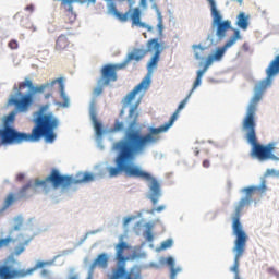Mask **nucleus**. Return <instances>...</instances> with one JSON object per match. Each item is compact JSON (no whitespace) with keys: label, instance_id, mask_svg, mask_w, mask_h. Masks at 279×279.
<instances>
[{"label":"nucleus","instance_id":"18","mask_svg":"<svg viewBox=\"0 0 279 279\" xmlns=\"http://www.w3.org/2000/svg\"><path fill=\"white\" fill-rule=\"evenodd\" d=\"M125 250H130V245L128 244V242L124 241H120L117 245H116V258L117 260H119V263H125V260H128V258L125 257Z\"/></svg>","mask_w":279,"mask_h":279},{"label":"nucleus","instance_id":"46","mask_svg":"<svg viewBox=\"0 0 279 279\" xmlns=\"http://www.w3.org/2000/svg\"><path fill=\"white\" fill-rule=\"evenodd\" d=\"M239 1V3H243V0H238Z\"/></svg>","mask_w":279,"mask_h":279},{"label":"nucleus","instance_id":"4","mask_svg":"<svg viewBox=\"0 0 279 279\" xmlns=\"http://www.w3.org/2000/svg\"><path fill=\"white\" fill-rule=\"evenodd\" d=\"M49 110V105L39 108L37 117L34 120L35 126L32 133L19 132L14 126H3L0 129V145H21V143H29V141H40L45 138L46 143L56 141V130L60 125V120Z\"/></svg>","mask_w":279,"mask_h":279},{"label":"nucleus","instance_id":"42","mask_svg":"<svg viewBox=\"0 0 279 279\" xmlns=\"http://www.w3.org/2000/svg\"><path fill=\"white\" fill-rule=\"evenodd\" d=\"M142 8H147V0H141Z\"/></svg>","mask_w":279,"mask_h":279},{"label":"nucleus","instance_id":"35","mask_svg":"<svg viewBox=\"0 0 279 279\" xmlns=\"http://www.w3.org/2000/svg\"><path fill=\"white\" fill-rule=\"evenodd\" d=\"M157 28H158L159 35H162V32L165 29V25L162 24V16H159L158 19Z\"/></svg>","mask_w":279,"mask_h":279},{"label":"nucleus","instance_id":"25","mask_svg":"<svg viewBox=\"0 0 279 279\" xmlns=\"http://www.w3.org/2000/svg\"><path fill=\"white\" fill-rule=\"evenodd\" d=\"M94 130L97 136H104V125L98 122L97 118L93 116Z\"/></svg>","mask_w":279,"mask_h":279},{"label":"nucleus","instance_id":"43","mask_svg":"<svg viewBox=\"0 0 279 279\" xmlns=\"http://www.w3.org/2000/svg\"><path fill=\"white\" fill-rule=\"evenodd\" d=\"M37 267H45V262H40L37 264Z\"/></svg>","mask_w":279,"mask_h":279},{"label":"nucleus","instance_id":"29","mask_svg":"<svg viewBox=\"0 0 279 279\" xmlns=\"http://www.w3.org/2000/svg\"><path fill=\"white\" fill-rule=\"evenodd\" d=\"M123 276H125V268L119 267L113 271L112 279L123 278Z\"/></svg>","mask_w":279,"mask_h":279},{"label":"nucleus","instance_id":"17","mask_svg":"<svg viewBox=\"0 0 279 279\" xmlns=\"http://www.w3.org/2000/svg\"><path fill=\"white\" fill-rule=\"evenodd\" d=\"M215 60L216 59L213 54H209L207 57V60L204 64L203 70L197 71L196 80L193 84V90H195V88H197V86H199L202 84V77H204V73H206L208 71V68L213 64V62H215Z\"/></svg>","mask_w":279,"mask_h":279},{"label":"nucleus","instance_id":"39","mask_svg":"<svg viewBox=\"0 0 279 279\" xmlns=\"http://www.w3.org/2000/svg\"><path fill=\"white\" fill-rule=\"evenodd\" d=\"M23 180H25V174L19 173V174L16 175V181H17V182H23Z\"/></svg>","mask_w":279,"mask_h":279},{"label":"nucleus","instance_id":"37","mask_svg":"<svg viewBox=\"0 0 279 279\" xmlns=\"http://www.w3.org/2000/svg\"><path fill=\"white\" fill-rule=\"evenodd\" d=\"M34 10H35L34 4H28L25 7V11L29 12L31 14L34 12Z\"/></svg>","mask_w":279,"mask_h":279},{"label":"nucleus","instance_id":"44","mask_svg":"<svg viewBox=\"0 0 279 279\" xmlns=\"http://www.w3.org/2000/svg\"><path fill=\"white\" fill-rule=\"evenodd\" d=\"M90 3H97V0H89Z\"/></svg>","mask_w":279,"mask_h":279},{"label":"nucleus","instance_id":"24","mask_svg":"<svg viewBox=\"0 0 279 279\" xmlns=\"http://www.w3.org/2000/svg\"><path fill=\"white\" fill-rule=\"evenodd\" d=\"M22 243H20L14 252H15V256H21V254H23L25 252V247H27V245H29V243H32V238L31 239H24L22 238Z\"/></svg>","mask_w":279,"mask_h":279},{"label":"nucleus","instance_id":"27","mask_svg":"<svg viewBox=\"0 0 279 279\" xmlns=\"http://www.w3.org/2000/svg\"><path fill=\"white\" fill-rule=\"evenodd\" d=\"M125 279H141V270L132 268Z\"/></svg>","mask_w":279,"mask_h":279},{"label":"nucleus","instance_id":"19","mask_svg":"<svg viewBox=\"0 0 279 279\" xmlns=\"http://www.w3.org/2000/svg\"><path fill=\"white\" fill-rule=\"evenodd\" d=\"M69 45H71V41H69V38H66V35H60L58 38H57V41H56V51H64Z\"/></svg>","mask_w":279,"mask_h":279},{"label":"nucleus","instance_id":"38","mask_svg":"<svg viewBox=\"0 0 279 279\" xmlns=\"http://www.w3.org/2000/svg\"><path fill=\"white\" fill-rule=\"evenodd\" d=\"M146 239L147 241H154V234L151 233V231H146Z\"/></svg>","mask_w":279,"mask_h":279},{"label":"nucleus","instance_id":"7","mask_svg":"<svg viewBox=\"0 0 279 279\" xmlns=\"http://www.w3.org/2000/svg\"><path fill=\"white\" fill-rule=\"evenodd\" d=\"M195 89H193L192 87L189 95L180 102L179 107L173 112V114L171 116L170 120L167 123L158 128L149 126L147 129V133L144 135L148 137V140L153 145H156V143L160 141V134L167 132L169 128H171L173 123L178 121V117H180V111L184 110V108L186 107V104H189V99H191V96L193 95Z\"/></svg>","mask_w":279,"mask_h":279},{"label":"nucleus","instance_id":"11","mask_svg":"<svg viewBox=\"0 0 279 279\" xmlns=\"http://www.w3.org/2000/svg\"><path fill=\"white\" fill-rule=\"evenodd\" d=\"M10 243H14V239L7 236L0 239V250L3 247H10ZM34 269L28 270H16L12 269L11 266L2 265L0 266V278L1 279H15V278H25V276H29L33 274Z\"/></svg>","mask_w":279,"mask_h":279},{"label":"nucleus","instance_id":"32","mask_svg":"<svg viewBox=\"0 0 279 279\" xmlns=\"http://www.w3.org/2000/svg\"><path fill=\"white\" fill-rule=\"evenodd\" d=\"M166 206L165 205H160L156 208H153L150 210H148V215H155V213H162V210H165Z\"/></svg>","mask_w":279,"mask_h":279},{"label":"nucleus","instance_id":"12","mask_svg":"<svg viewBox=\"0 0 279 279\" xmlns=\"http://www.w3.org/2000/svg\"><path fill=\"white\" fill-rule=\"evenodd\" d=\"M126 63L120 64H106L100 70V78L98 80V86H109L111 82H117V71H121V69H125Z\"/></svg>","mask_w":279,"mask_h":279},{"label":"nucleus","instance_id":"20","mask_svg":"<svg viewBox=\"0 0 279 279\" xmlns=\"http://www.w3.org/2000/svg\"><path fill=\"white\" fill-rule=\"evenodd\" d=\"M155 54L151 57L147 64V69L149 73H151L153 69L158 66V62H160V48H154Z\"/></svg>","mask_w":279,"mask_h":279},{"label":"nucleus","instance_id":"15","mask_svg":"<svg viewBox=\"0 0 279 279\" xmlns=\"http://www.w3.org/2000/svg\"><path fill=\"white\" fill-rule=\"evenodd\" d=\"M151 84V76L147 74L142 82L136 85L133 90H131L123 99V108H128L132 101H134L136 95L141 93V90H147Z\"/></svg>","mask_w":279,"mask_h":279},{"label":"nucleus","instance_id":"22","mask_svg":"<svg viewBox=\"0 0 279 279\" xmlns=\"http://www.w3.org/2000/svg\"><path fill=\"white\" fill-rule=\"evenodd\" d=\"M166 263L170 268V278L175 279V276L180 274V268H175V259H173V257H168Z\"/></svg>","mask_w":279,"mask_h":279},{"label":"nucleus","instance_id":"3","mask_svg":"<svg viewBox=\"0 0 279 279\" xmlns=\"http://www.w3.org/2000/svg\"><path fill=\"white\" fill-rule=\"evenodd\" d=\"M56 84H59L60 97L63 100L61 104L62 108H69L70 99L66 92H64V78H56L50 83L38 85L36 87H34V82H32V80L25 78L23 82L13 86L15 95H11L9 97L7 108L14 106V110L4 117L3 128H12V125H14V121H16V114L29 112V108H32V106H34V101H36V98L34 97L36 93L47 92L45 99L53 97V87Z\"/></svg>","mask_w":279,"mask_h":279},{"label":"nucleus","instance_id":"41","mask_svg":"<svg viewBox=\"0 0 279 279\" xmlns=\"http://www.w3.org/2000/svg\"><path fill=\"white\" fill-rule=\"evenodd\" d=\"M130 221H132V217L124 218L123 226H128V223H130Z\"/></svg>","mask_w":279,"mask_h":279},{"label":"nucleus","instance_id":"36","mask_svg":"<svg viewBox=\"0 0 279 279\" xmlns=\"http://www.w3.org/2000/svg\"><path fill=\"white\" fill-rule=\"evenodd\" d=\"M8 47H10L11 49H19V41L15 39H12L8 43Z\"/></svg>","mask_w":279,"mask_h":279},{"label":"nucleus","instance_id":"14","mask_svg":"<svg viewBox=\"0 0 279 279\" xmlns=\"http://www.w3.org/2000/svg\"><path fill=\"white\" fill-rule=\"evenodd\" d=\"M148 177H140V180H146V182H149V191H150V202L153 206H156L158 204V199L161 195V185L160 181L151 175V173L147 172Z\"/></svg>","mask_w":279,"mask_h":279},{"label":"nucleus","instance_id":"2","mask_svg":"<svg viewBox=\"0 0 279 279\" xmlns=\"http://www.w3.org/2000/svg\"><path fill=\"white\" fill-rule=\"evenodd\" d=\"M267 77L260 81L255 86V95L253 96L246 116L242 122V130L246 132V141L252 145L251 158H257V160H278V157L274 155V144L263 145L258 144V138L256 137V108L260 99H263V93L271 86V77L279 73V54L270 62L266 70Z\"/></svg>","mask_w":279,"mask_h":279},{"label":"nucleus","instance_id":"28","mask_svg":"<svg viewBox=\"0 0 279 279\" xmlns=\"http://www.w3.org/2000/svg\"><path fill=\"white\" fill-rule=\"evenodd\" d=\"M17 199V196L15 197L13 193H10L4 201V208H10V205Z\"/></svg>","mask_w":279,"mask_h":279},{"label":"nucleus","instance_id":"48","mask_svg":"<svg viewBox=\"0 0 279 279\" xmlns=\"http://www.w3.org/2000/svg\"><path fill=\"white\" fill-rule=\"evenodd\" d=\"M234 279H241V278H234Z\"/></svg>","mask_w":279,"mask_h":279},{"label":"nucleus","instance_id":"21","mask_svg":"<svg viewBox=\"0 0 279 279\" xmlns=\"http://www.w3.org/2000/svg\"><path fill=\"white\" fill-rule=\"evenodd\" d=\"M97 265L99 267H102L104 269H106V267H108V255H106V253H102V254L98 255V257L92 264V267L93 268L97 267Z\"/></svg>","mask_w":279,"mask_h":279},{"label":"nucleus","instance_id":"30","mask_svg":"<svg viewBox=\"0 0 279 279\" xmlns=\"http://www.w3.org/2000/svg\"><path fill=\"white\" fill-rule=\"evenodd\" d=\"M172 245H173V240L168 239L161 243L160 250H169V247H172Z\"/></svg>","mask_w":279,"mask_h":279},{"label":"nucleus","instance_id":"40","mask_svg":"<svg viewBox=\"0 0 279 279\" xmlns=\"http://www.w3.org/2000/svg\"><path fill=\"white\" fill-rule=\"evenodd\" d=\"M203 167H204L205 169H208V168L210 167V160L205 159V160L203 161Z\"/></svg>","mask_w":279,"mask_h":279},{"label":"nucleus","instance_id":"31","mask_svg":"<svg viewBox=\"0 0 279 279\" xmlns=\"http://www.w3.org/2000/svg\"><path fill=\"white\" fill-rule=\"evenodd\" d=\"M123 128H125L123 122H121L119 120H116L114 125H113V131L114 132H121V130H123Z\"/></svg>","mask_w":279,"mask_h":279},{"label":"nucleus","instance_id":"23","mask_svg":"<svg viewBox=\"0 0 279 279\" xmlns=\"http://www.w3.org/2000/svg\"><path fill=\"white\" fill-rule=\"evenodd\" d=\"M238 27H240V29H247L250 22H248V17L245 15L244 12H241L238 15V22H236Z\"/></svg>","mask_w":279,"mask_h":279},{"label":"nucleus","instance_id":"13","mask_svg":"<svg viewBox=\"0 0 279 279\" xmlns=\"http://www.w3.org/2000/svg\"><path fill=\"white\" fill-rule=\"evenodd\" d=\"M154 49H160V43H158L157 38H153L147 41V49H141V48H135L131 53H129L124 64L128 65L131 60H135V62H141L147 53L154 51Z\"/></svg>","mask_w":279,"mask_h":279},{"label":"nucleus","instance_id":"1","mask_svg":"<svg viewBox=\"0 0 279 279\" xmlns=\"http://www.w3.org/2000/svg\"><path fill=\"white\" fill-rule=\"evenodd\" d=\"M138 106L141 100H137L130 108L129 119H133L124 132L123 138L117 141L112 145L113 151L117 153L114 163L116 167H108L109 178H117L120 173H124L126 178H149V174L141 168V166L132 163L138 154H145L147 147L154 145L148 137L141 133L138 128Z\"/></svg>","mask_w":279,"mask_h":279},{"label":"nucleus","instance_id":"5","mask_svg":"<svg viewBox=\"0 0 279 279\" xmlns=\"http://www.w3.org/2000/svg\"><path fill=\"white\" fill-rule=\"evenodd\" d=\"M244 193H246V196L242 197L238 202L232 216V232L233 236H235L233 252H235V256L230 271L234 274V278H241L239 275V260H241V257L245 254V247L248 239L247 233H245L243 225L241 223V215L243 210L252 204V197H254V195H263V193H267V180L263 179L260 184L257 186L245 187Z\"/></svg>","mask_w":279,"mask_h":279},{"label":"nucleus","instance_id":"16","mask_svg":"<svg viewBox=\"0 0 279 279\" xmlns=\"http://www.w3.org/2000/svg\"><path fill=\"white\" fill-rule=\"evenodd\" d=\"M236 40H241V32L239 29H234L233 36L230 37V39L225 44L223 47L217 48L216 52L214 53V60H221L223 58V54L232 45L236 43Z\"/></svg>","mask_w":279,"mask_h":279},{"label":"nucleus","instance_id":"8","mask_svg":"<svg viewBox=\"0 0 279 279\" xmlns=\"http://www.w3.org/2000/svg\"><path fill=\"white\" fill-rule=\"evenodd\" d=\"M109 12L111 14H114L116 19L120 21L121 23H128V21H132V27H141L142 29H147V32H151L154 29L151 26L145 24V22H141V9L134 8L133 10L130 9L125 13L119 12L117 10V5L114 3H111L109 7Z\"/></svg>","mask_w":279,"mask_h":279},{"label":"nucleus","instance_id":"34","mask_svg":"<svg viewBox=\"0 0 279 279\" xmlns=\"http://www.w3.org/2000/svg\"><path fill=\"white\" fill-rule=\"evenodd\" d=\"M104 86H108V85H99L98 87H96L94 89V96L95 97H99V95H101V93H104Z\"/></svg>","mask_w":279,"mask_h":279},{"label":"nucleus","instance_id":"6","mask_svg":"<svg viewBox=\"0 0 279 279\" xmlns=\"http://www.w3.org/2000/svg\"><path fill=\"white\" fill-rule=\"evenodd\" d=\"M48 180L52 182V189H69L71 184L93 182L95 180V174L89 172H80L76 174V179H73L71 175L61 174L58 169H52L48 175Z\"/></svg>","mask_w":279,"mask_h":279},{"label":"nucleus","instance_id":"9","mask_svg":"<svg viewBox=\"0 0 279 279\" xmlns=\"http://www.w3.org/2000/svg\"><path fill=\"white\" fill-rule=\"evenodd\" d=\"M38 189H41L44 193H49L53 189V181H49V177L44 180L35 179L34 183L29 181L22 186L17 193V199H29L38 193Z\"/></svg>","mask_w":279,"mask_h":279},{"label":"nucleus","instance_id":"47","mask_svg":"<svg viewBox=\"0 0 279 279\" xmlns=\"http://www.w3.org/2000/svg\"><path fill=\"white\" fill-rule=\"evenodd\" d=\"M70 279H77V277H72V278H70Z\"/></svg>","mask_w":279,"mask_h":279},{"label":"nucleus","instance_id":"45","mask_svg":"<svg viewBox=\"0 0 279 279\" xmlns=\"http://www.w3.org/2000/svg\"><path fill=\"white\" fill-rule=\"evenodd\" d=\"M195 156H199V150H196V151H195Z\"/></svg>","mask_w":279,"mask_h":279},{"label":"nucleus","instance_id":"26","mask_svg":"<svg viewBox=\"0 0 279 279\" xmlns=\"http://www.w3.org/2000/svg\"><path fill=\"white\" fill-rule=\"evenodd\" d=\"M194 49V56L196 60H202L204 57V47L202 46H193Z\"/></svg>","mask_w":279,"mask_h":279},{"label":"nucleus","instance_id":"33","mask_svg":"<svg viewBox=\"0 0 279 279\" xmlns=\"http://www.w3.org/2000/svg\"><path fill=\"white\" fill-rule=\"evenodd\" d=\"M267 274H269V276H275V278L279 279V271L274 267H268Z\"/></svg>","mask_w":279,"mask_h":279},{"label":"nucleus","instance_id":"10","mask_svg":"<svg viewBox=\"0 0 279 279\" xmlns=\"http://www.w3.org/2000/svg\"><path fill=\"white\" fill-rule=\"evenodd\" d=\"M210 5V12H211V27L215 29L216 27V36L219 38V40H222V38H226V34H228V31L232 27V22L230 20L223 21V16H221V13L219 10H217V3H215V0H207Z\"/></svg>","mask_w":279,"mask_h":279}]
</instances>
